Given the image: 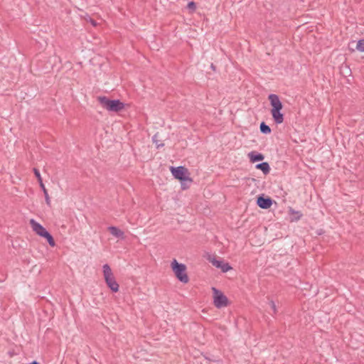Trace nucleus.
<instances>
[{
	"label": "nucleus",
	"instance_id": "nucleus-11",
	"mask_svg": "<svg viewBox=\"0 0 364 364\" xmlns=\"http://www.w3.org/2000/svg\"><path fill=\"white\" fill-rule=\"evenodd\" d=\"M248 157L251 162L255 163L257 161H262L264 159V156L261 153H257L256 151H251L248 154Z\"/></svg>",
	"mask_w": 364,
	"mask_h": 364
},
{
	"label": "nucleus",
	"instance_id": "nucleus-18",
	"mask_svg": "<svg viewBox=\"0 0 364 364\" xmlns=\"http://www.w3.org/2000/svg\"><path fill=\"white\" fill-rule=\"evenodd\" d=\"M290 212L292 214H296V218H295L296 220H299L301 218V216H302V214L300 212L295 211L293 209H290Z\"/></svg>",
	"mask_w": 364,
	"mask_h": 364
},
{
	"label": "nucleus",
	"instance_id": "nucleus-10",
	"mask_svg": "<svg viewBox=\"0 0 364 364\" xmlns=\"http://www.w3.org/2000/svg\"><path fill=\"white\" fill-rule=\"evenodd\" d=\"M210 262L215 267L220 268L223 272H227L232 269L228 263L224 262L222 260H218L215 258L212 259Z\"/></svg>",
	"mask_w": 364,
	"mask_h": 364
},
{
	"label": "nucleus",
	"instance_id": "nucleus-24",
	"mask_svg": "<svg viewBox=\"0 0 364 364\" xmlns=\"http://www.w3.org/2000/svg\"><path fill=\"white\" fill-rule=\"evenodd\" d=\"M92 24H93L94 26H95V25H96V23H95L94 21H92Z\"/></svg>",
	"mask_w": 364,
	"mask_h": 364
},
{
	"label": "nucleus",
	"instance_id": "nucleus-22",
	"mask_svg": "<svg viewBox=\"0 0 364 364\" xmlns=\"http://www.w3.org/2000/svg\"><path fill=\"white\" fill-rule=\"evenodd\" d=\"M210 67L213 70H215V66L213 63L211 64Z\"/></svg>",
	"mask_w": 364,
	"mask_h": 364
},
{
	"label": "nucleus",
	"instance_id": "nucleus-20",
	"mask_svg": "<svg viewBox=\"0 0 364 364\" xmlns=\"http://www.w3.org/2000/svg\"><path fill=\"white\" fill-rule=\"evenodd\" d=\"M188 9H189L190 10H191L192 11H194L196 9V4L193 2V1H191L188 4V6H187Z\"/></svg>",
	"mask_w": 364,
	"mask_h": 364
},
{
	"label": "nucleus",
	"instance_id": "nucleus-14",
	"mask_svg": "<svg viewBox=\"0 0 364 364\" xmlns=\"http://www.w3.org/2000/svg\"><path fill=\"white\" fill-rule=\"evenodd\" d=\"M259 129H260V132L262 134H267L271 133V129H270L269 126L266 124L264 122H262L260 124Z\"/></svg>",
	"mask_w": 364,
	"mask_h": 364
},
{
	"label": "nucleus",
	"instance_id": "nucleus-23",
	"mask_svg": "<svg viewBox=\"0 0 364 364\" xmlns=\"http://www.w3.org/2000/svg\"><path fill=\"white\" fill-rule=\"evenodd\" d=\"M29 364H39L37 361L34 360Z\"/></svg>",
	"mask_w": 364,
	"mask_h": 364
},
{
	"label": "nucleus",
	"instance_id": "nucleus-4",
	"mask_svg": "<svg viewBox=\"0 0 364 364\" xmlns=\"http://www.w3.org/2000/svg\"><path fill=\"white\" fill-rule=\"evenodd\" d=\"M171 267L176 277L180 282L184 284L188 282L189 279L186 272V267L185 264H180L176 261V259H173L171 262Z\"/></svg>",
	"mask_w": 364,
	"mask_h": 364
},
{
	"label": "nucleus",
	"instance_id": "nucleus-15",
	"mask_svg": "<svg viewBox=\"0 0 364 364\" xmlns=\"http://www.w3.org/2000/svg\"><path fill=\"white\" fill-rule=\"evenodd\" d=\"M43 237H44V238H46L47 240L48 244L51 247H55V240H54L53 236L48 232H47Z\"/></svg>",
	"mask_w": 364,
	"mask_h": 364
},
{
	"label": "nucleus",
	"instance_id": "nucleus-16",
	"mask_svg": "<svg viewBox=\"0 0 364 364\" xmlns=\"http://www.w3.org/2000/svg\"><path fill=\"white\" fill-rule=\"evenodd\" d=\"M356 48L360 52H364V39H360L358 41Z\"/></svg>",
	"mask_w": 364,
	"mask_h": 364
},
{
	"label": "nucleus",
	"instance_id": "nucleus-8",
	"mask_svg": "<svg viewBox=\"0 0 364 364\" xmlns=\"http://www.w3.org/2000/svg\"><path fill=\"white\" fill-rule=\"evenodd\" d=\"M30 225L33 230L38 235L43 237L48 232L40 223L36 222L34 219L30 220Z\"/></svg>",
	"mask_w": 364,
	"mask_h": 364
},
{
	"label": "nucleus",
	"instance_id": "nucleus-5",
	"mask_svg": "<svg viewBox=\"0 0 364 364\" xmlns=\"http://www.w3.org/2000/svg\"><path fill=\"white\" fill-rule=\"evenodd\" d=\"M171 171L175 178L181 181H188L189 184L192 183V179L186 176L188 169L183 166L171 167Z\"/></svg>",
	"mask_w": 364,
	"mask_h": 364
},
{
	"label": "nucleus",
	"instance_id": "nucleus-13",
	"mask_svg": "<svg viewBox=\"0 0 364 364\" xmlns=\"http://www.w3.org/2000/svg\"><path fill=\"white\" fill-rule=\"evenodd\" d=\"M256 168L261 170L264 174L267 175L270 171V167L267 162H262L256 165Z\"/></svg>",
	"mask_w": 364,
	"mask_h": 364
},
{
	"label": "nucleus",
	"instance_id": "nucleus-17",
	"mask_svg": "<svg viewBox=\"0 0 364 364\" xmlns=\"http://www.w3.org/2000/svg\"><path fill=\"white\" fill-rule=\"evenodd\" d=\"M269 304L272 310L273 314H276L277 312V309L276 304L274 302V301H272V300L269 301Z\"/></svg>",
	"mask_w": 364,
	"mask_h": 364
},
{
	"label": "nucleus",
	"instance_id": "nucleus-3",
	"mask_svg": "<svg viewBox=\"0 0 364 364\" xmlns=\"http://www.w3.org/2000/svg\"><path fill=\"white\" fill-rule=\"evenodd\" d=\"M103 274L105 282L108 287L114 292L119 291V284L116 282L113 273L109 264H105L103 265Z\"/></svg>",
	"mask_w": 364,
	"mask_h": 364
},
{
	"label": "nucleus",
	"instance_id": "nucleus-19",
	"mask_svg": "<svg viewBox=\"0 0 364 364\" xmlns=\"http://www.w3.org/2000/svg\"><path fill=\"white\" fill-rule=\"evenodd\" d=\"M156 138H157V135H156V134H155V135L153 136L152 140H153V141L156 144V147H157V149H159V148H160V147L164 146V144H162V143H161V144H159V141L156 139Z\"/></svg>",
	"mask_w": 364,
	"mask_h": 364
},
{
	"label": "nucleus",
	"instance_id": "nucleus-6",
	"mask_svg": "<svg viewBox=\"0 0 364 364\" xmlns=\"http://www.w3.org/2000/svg\"><path fill=\"white\" fill-rule=\"evenodd\" d=\"M212 290L213 291V303L215 307L220 309L227 306L228 304L227 296L215 287H213Z\"/></svg>",
	"mask_w": 364,
	"mask_h": 364
},
{
	"label": "nucleus",
	"instance_id": "nucleus-2",
	"mask_svg": "<svg viewBox=\"0 0 364 364\" xmlns=\"http://www.w3.org/2000/svg\"><path fill=\"white\" fill-rule=\"evenodd\" d=\"M100 104L106 109L110 112H119L124 109V104L119 100H109L105 96H100L97 98Z\"/></svg>",
	"mask_w": 364,
	"mask_h": 364
},
{
	"label": "nucleus",
	"instance_id": "nucleus-7",
	"mask_svg": "<svg viewBox=\"0 0 364 364\" xmlns=\"http://www.w3.org/2000/svg\"><path fill=\"white\" fill-rule=\"evenodd\" d=\"M33 172H34V174H35L36 177L38 179V181L39 183V185H40L41 188H42V190L43 191L46 204L50 206V197L48 196V191L46 188L44 183H43V180H42V178L41 176L40 171L37 168H33Z\"/></svg>",
	"mask_w": 364,
	"mask_h": 364
},
{
	"label": "nucleus",
	"instance_id": "nucleus-21",
	"mask_svg": "<svg viewBox=\"0 0 364 364\" xmlns=\"http://www.w3.org/2000/svg\"><path fill=\"white\" fill-rule=\"evenodd\" d=\"M187 181H181V186L183 189H186L188 186H186Z\"/></svg>",
	"mask_w": 364,
	"mask_h": 364
},
{
	"label": "nucleus",
	"instance_id": "nucleus-1",
	"mask_svg": "<svg viewBox=\"0 0 364 364\" xmlns=\"http://www.w3.org/2000/svg\"><path fill=\"white\" fill-rule=\"evenodd\" d=\"M270 105L272 106L271 114L274 122L277 124H280L284 122V114L281 112L283 108V105L279 100V97L276 94H270L268 96Z\"/></svg>",
	"mask_w": 364,
	"mask_h": 364
},
{
	"label": "nucleus",
	"instance_id": "nucleus-9",
	"mask_svg": "<svg viewBox=\"0 0 364 364\" xmlns=\"http://www.w3.org/2000/svg\"><path fill=\"white\" fill-rule=\"evenodd\" d=\"M257 205L262 209H268L272 205V199L269 197H264L263 196H259L257 200Z\"/></svg>",
	"mask_w": 364,
	"mask_h": 364
},
{
	"label": "nucleus",
	"instance_id": "nucleus-12",
	"mask_svg": "<svg viewBox=\"0 0 364 364\" xmlns=\"http://www.w3.org/2000/svg\"><path fill=\"white\" fill-rule=\"evenodd\" d=\"M109 232L116 237L124 238V233L120 229L115 226H110L108 228Z\"/></svg>",
	"mask_w": 364,
	"mask_h": 364
}]
</instances>
